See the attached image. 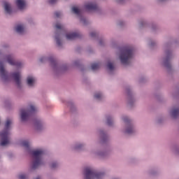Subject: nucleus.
<instances>
[{
    "mask_svg": "<svg viewBox=\"0 0 179 179\" xmlns=\"http://www.w3.org/2000/svg\"><path fill=\"white\" fill-rule=\"evenodd\" d=\"M91 68H92V71H97V69H99V68H100V64H99V63L92 64L91 66Z\"/></svg>",
    "mask_w": 179,
    "mask_h": 179,
    "instance_id": "nucleus-16",
    "label": "nucleus"
},
{
    "mask_svg": "<svg viewBox=\"0 0 179 179\" xmlns=\"http://www.w3.org/2000/svg\"><path fill=\"white\" fill-rule=\"evenodd\" d=\"M85 179H101L104 177V173H96L92 168H85Z\"/></svg>",
    "mask_w": 179,
    "mask_h": 179,
    "instance_id": "nucleus-4",
    "label": "nucleus"
},
{
    "mask_svg": "<svg viewBox=\"0 0 179 179\" xmlns=\"http://www.w3.org/2000/svg\"><path fill=\"white\" fill-rule=\"evenodd\" d=\"M22 146H24V148H29V141H22Z\"/></svg>",
    "mask_w": 179,
    "mask_h": 179,
    "instance_id": "nucleus-21",
    "label": "nucleus"
},
{
    "mask_svg": "<svg viewBox=\"0 0 179 179\" xmlns=\"http://www.w3.org/2000/svg\"><path fill=\"white\" fill-rule=\"evenodd\" d=\"M4 3V9L6 12V13H8L10 15L12 13V8H10V4L6 1H3Z\"/></svg>",
    "mask_w": 179,
    "mask_h": 179,
    "instance_id": "nucleus-12",
    "label": "nucleus"
},
{
    "mask_svg": "<svg viewBox=\"0 0 179 179\" xmlns=\"http://www.w3.org/2000/svg\"><path fill=\"white\" fill-rule=\"evenodd\" d=\"M134 54V50L131 48H125L121 52L120 56V61L124 65H128L129 64V59L132 58Z\"/></svg>",
    "mask_w": 179,
    "mask_h": 179,
    "instance_id": "nucleus-3",
    "label": "nucleus"
},
{
    "mask_svg": "<svg viewBox=\"0 0 179 179\" xmlns=\"http://www.w3.org/2000/svg\"><path fill=\"white\" fill-rule=\"evenodd\" d=\"M107 124L109 126L113 125V120H111V117H107Z\"/></svg>",
    "mask_w": 179,
    "mask_h": 179,
    "instance_id": "nucleus-24",
    "label": "nucleus"
},
{
    "mask_svg": "<svg viewBox=\"0 0 179 179\" xmlns=\"http://www.w3.org/2000/svg\"><path fill=\"white\" fill-rule=\"evenodd\" d=\"M55 15L56 17H61V12H55Z\"/></svg>",
    "mask_w": 179,
    "mask_h": 179,
    "instance_id": "nucleus-28",
    "label": "nucleus"
},
{
    "mask_svg": "<svg viewBox=\"0 0 179 179\" xmlns=\"http://www.w3.org/2000/svg\"><path fill=\"white\" fill-rule=\"evenodd\" d=\"M50 61H51L52 64H54V62H55L54 59H50Z\"/></svg>",
    "mask_w": 179,
    "mask_h": 179,
    "instance_id": "nucleus-32",
    "label": "nucleus"
},
{
    "mask_svg": "<svg viewBox=\"0 0 179 179\" xmlns=\"http://www.w3.org/2000/svg\"><path fill=\"white\" fill-rule=\"evenodd\" d=\"M85 8L86 10H97V9H99L97 5L93 3H88L85 4Z\"/></svg>",
    "mask_w": 179,
    "mask_h": 179,
    "instance_id": "nucleus-8",
    "label": "nucleus"
},
{
    "mask_svg": "<svg viewBox=\"0 0 179 179\" xmlns=\"http://www.w3.org/2000/svg\"><path fill=\"white\" fill-rule=\"evenodd\" d=\"M10 124H12V120L7 119L5 124V129L0 133V146H6V145L10 143V140L9 139V128H10Z\"/></svg>",
    "mask_w": 179,
    "mask_h": 179,
    "instance_id": "nucleus-1",
    "label": "nucleus"
},
{
    "mask_svg": "<svg viewBox=\"0 0 179 179\" xmlns=\"http://www.w3.org/2000/svg\"><path fill=\"white\" fill-rule=\"evenodd\" d=\"M55 28L57 30H64V26L59 23L56 24Z\"/></svg>",
    "mask_w": 179,
    "mask_h": 179,
    "instance_id": "nucleus-19",
    "label": "nucleus"
},
{
    "mask_svg": "<svg viewBox=\"0 0 179 179\" xmlns=\"http://www.w3.org/2000/svg\"><path fill=\"white\" fill-rule=\"evenodd\" d=\"M79 148H80V146L76 147V149H79Z\"/></svg>",
    "mask_w": 179,
    "mask_h": 179,
    "instance_id": "nucleus-33",
    "label": "nucleus"
},
{
    "mask_svg": "<svg viewBox=\"0 0 179 179\" xmlns=\"http://www.w3.org/2000/svg\"><path fill=\"white\" fill-rule=\"evenodd\" d=\"M37 111V108L36 106L31 105L29 106V109L28 110H24L22 109L21 110V120L22 121H27L29 120V117L31 114L36 113Z\"/></svg>",
    "mask_w": 179,
    "mask_h": 179,
    "instance_id": "nucleus-5",
    "label": "nucleus"
},
{
    "mask_svg": "<svg viewBox=\"0 0 179 179\" xmlns=\"http://www.w3.org/2000/svg\"><path fill=\"white\" fill-rule=\"evenodd\" d=\"M44 155V151L43 150H36L32 151V157L34 159V162L32 164V169L34 170L37 169L39 166L43 165V161L41 160V157Z\"/></svg>",
    "mask_w": 179,
    "mask_h": 179,
    "instance_id": "nucleus-2",
    "label": "nucleus"
},
{
    "mask_svg": "<svg viewBox=\"0 0 179 179\" xmlns=\"http://www.w3.org/2000/svg\"><path fill=\"white\" fill-rule=\"evenodd\" d=\"M16 5L20 10L24 9L26 7V2L24 0H16Z\"/></svg>",
    "mask_w": 179,
    "mask_h": 179,
    "instance_id": "nucleus-11",
    "label": "nucleus"
},
{
    "mask_svg": "<svg viewBox=\"0 0 179 179\" xmlns=\"http://www.w3.org/2000/svg\"><path fill=\"white\" fill-rule=\"evenodd\" d=\"M94 98L96 99V100H101V99H103V94L101 93H96L94 95Z\"/></svg>",
    "mask_w": 179,
    "mask_h": 179,
    "instance_id": "nucleus-18",
    "label": "nucleus"
},
{
    "mask_svg": "<svg viewBox=\"0 0 179 179\" xmlns=\"http://www.w3.org/2000/svg\"><path fill=\"white\" fill-rule=\"evenodd\" d=\"M15 31L19 33V34H23V33H24V27L22 24L17 25L15 27Z\"/></svg>",
    "mask_w": 179,
    "mask_h": 179,
    "instance_id": "nucleus-13",
    "label": "nucleus"
},
{
    "mask_svg": "<svg viewBox=\"0 0 179 179\" xmlns=\"http://www.w3.org/2000/svg\"><path fill=\"white\" fill-rule=\"evenodd\" d=\"M169 57H170L169 55H168V57H167L166 59L164 62V65L166 68H170L171 67L170 63L169 62Z\"/></svg>",
    "mask_w": 179,
    "mask_h": 179,
    "instance_id": "nucleus-20",
    "label": "nucleus"
},
{
    "mask_svg": "<svg viewBox=\"0 0 179 179\" xmlns=\"http://www.w3.org/2000/svg\"><path fill=\"white\" fill-rule=\"evenodd\" d=\"M84 23H85V20H84Z\"/></svg>",
    "mask_w": 179,
    "mask_h": 179,
    "instance_id": "nucleus-34",
    "label": "nucleus"
},
{
    "mask_svg": "<svg viewBox=\"0 0 179 179\" xmlns=\"http://www.w3.org/2000/svg\"><path fill=\"white\" fill-rule=\"evenodd\" d=\"M91 37H96V32H92L90 34Z\"/></svg>",
    "mask_w": 179,
    "mask_h": 179,
    "instance_id": "nucleus-30",
    "label": "nucleus"
},
{
    "mask_svg": "<svg viewBox=\"0 0 179 179\" xmlns=\"http://www.w3.org/2000/svg\"><path fill=\"white\" fill-rule=\"evenodd\" d=\"M126 134H134V128L132 127H129L126 130Z\"/></svg>",
    "mask_w": 179,
    "mask_h": 179,
    "instance_id": "nucleus-22",
    "label": "nucleus"
},
{
    "mask_svg": "<svg viewBox=\"0 0 179 179\" xmlns=\"http://www.w3.org/2000/svg\"><path fill=\"white\" fill-rule=\"evenodd\" d=\"M57 166H58V164H57L56 162H53L51 164V169H55V167H57Z\"/></svg>",
    "mask_w": 179,
    "mask_h": 179,
    "instance_id": "nucleus-27",
    "label": "nucleus"
},
{
    "mask_svg": "<svg viewBox=\"0 0 179 179\" xmlns=\"http://www.w3.org/2000/svg\"><path fill=\"white\" fill-rule=\"evenodd\" d=\"M49 2L50 3H55L57 2V0H49Z\"/></svg>",
    "mask_w": 179,
    "mask_h": 179,
    "instance_id": "nucleus-31",
    "label": "nucleus"
},
{
    "mask_svg": "<svg viewBox=\"0 0 179 179\" xmlns=\"http://www.w3.org/2000/svg\"><path fill=\"white\" fill-rule=\"evenodd\" d=\"M108 68L110 71L114 70V66L112 64L111 62L108 63Z\"/></svg>",
    "mask_w": 179,
    "mask_h": 179,
    "instance_id": "nucleus-23",
    "label": "nucleus"
},
{
    "mask_svg": "<svg viewBox=\"0 0 179 179\" xmlns=\"http://www.w3.org/2000/svg\"><path fill=\"white\" fill-rule=\"evenodd\" d=\"M13 78L16 83V85H17V86H20V73L17 72V73H13Z\"/></svg>",
    "mask_w": 179,
    "mask_h": 179,
    "instance_id": "nucleus-9",
    "label": "nucleus"
},
{
    "mask_svg": "<svg viewBox=\"0 0 179 179\" xmlns=\"http://www.w3.org/2000/svg\"><path fill=\"white\" fill-rule=\"evenodd\" d=\"M34 82H36V79L31 76H29L27 78V83L28 86H33L34 85Z\"/></svg>",
    "mask_w": 179,
    "mask_h": 179,
    "instance_id": "nucleus-14",
    "label": "nucleus"
},
{
    "mask_svg": "<svg viewBox=\"0 0 179 179\" xmlns=\"http://www.w3.org/2000/svg\"><path fill=\"white\" fill-rule=\"evenodd\" d=\"M66 37L67 40H75V38H78L79 34L76 33V32L67 34L66 35Z\"/></svg>",
    "mask_w": 179,
    "mask_h": 179,
    "instance_id": "nucleus-10",
    "label": "nucleus"
},
{
    "mask_svg": "<svg viewBox=\"0 0 179 179\" xmlns=\"http://www.w3.org/2000/svg\"><path fill=\"white\" fill-rule=\"evenodd\" d=\"M123 120H124V122H129V119H128V117H124Z\"/></svg>",
    "mask_w": 179,
    "mask_h": 179,
    "instance_id": "nucleus-29",
    "label": "nucleus"
},
{
    "mask_svg": "<svg viewBox=\"0 0 179 179\" xmlns=\"http://www.w3.org/2000/svg\"><path fill=\"white\" fill-rule=\"evenodd\" d=\"M19 178L20 179H26V178H27V176H26V175H24V174H22V175L19 176Z\"/></svg>",
    "mask_w": 179,
    "mask_h": 179,
    "instance_id": "nucleus-26",
    "label": "nucleus"
},
{
    "mask_svg": "<svg viewBox=\"0 0 179 179\" xmlns=\"http://www.w3.org/2000/svg\"><path fill=\"white\" fill-rule=\"evenodd\" d=\"M55 38L57 45H59V47L61 46V40L58 38V36H56Z\"/></svg>",
    "mask_w": 179,
    "mask_h": 179,
    "instance_id": "nucleus-25",
    "label": "nucleus"
},
{
    "mask_svg": "<svg viewBox=\"0 0 179 179\" xmlns=\"http://www.w3.org/2000/svg\"><path fill=\"white\" fill-rule=\"evenodd\" d=\"M0 76L2 79L6 80L9 76L8 75V72L5 71V68L3 67V62L0 61Z\"/></svg>",
    "mask_w": 179,
    "mask_h": 179,
    "instance_id": "nucleus-6",
    "label": "nucleus"
},
{
    "mask_svg": "<svg viewBox=\"0 0 179 179\" xmlns=\"http://www.w3.org/2000/svg\"><path fill=\"white\" fill-rule=\"evenodd\" d=\"M171 115L173 118H177L179 115V108H175L172 110Z\"/></svg>",
    "mask_w": 179,
    "mask_h": 179,
    "instance_id": "nucleus-15",
    "label": "nucleus"
},
{
    "mask_svg": "<svg viewBox=\"0 0 179 179\" xmlns=\"http://www.w3.org/2000/svg\"><path fill=\"white\" fill-rule=\"evenodd\" d=\"M7 62L10 65H15V66H22V63L20 62H16L13 60L12 55H8L6 57Z\"/></svg>",
    "mask_w": 179,
    "mask_h": 179,
    "instance_id": "nucleus-7",
    "label": "nucleus"
},
{
    "mask_svg": "<svg viewBox=\"0 0 179 179\" xmlns=\"http://www.w3.org/2000/svg\"><path fill=\"white\" fill-rule=\"evenodd\" d=\"M72 12L76 15H80V10H79L77 7H73Z\"/></svg>",
    "mask_w": 179,
    "mask_h": 179,
    "instance_id": "nucleus-17",
    "label": "nucleus"
}]
</instances>
